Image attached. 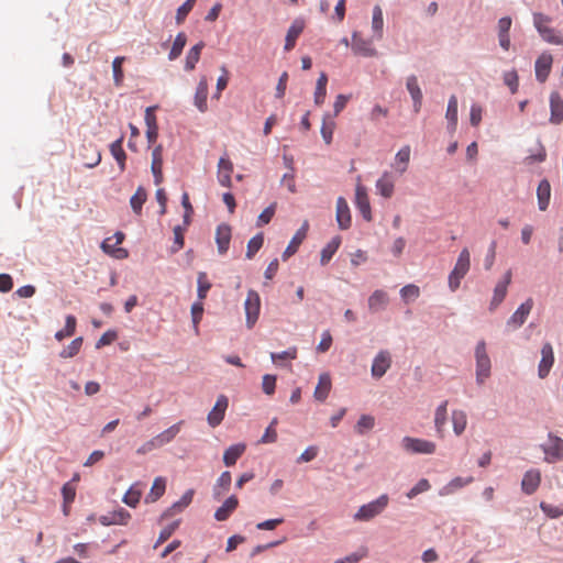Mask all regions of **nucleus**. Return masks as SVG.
<instances>
[{
    "mask_svg": "<svg viewBox=\"0 0 563 563\" xmlns=\"http://www.w3.org/2000/svg\"><path fill=\"white\" fill-rule=\"evenodd\" d=\"M388 501L389 498L386 494L380 495L375 500L362 505L354 515V519L357 521H368L375 518L385 510V508L388 505Z\"/></svg>",
    "mask_w": 563,
    "mask_h": 563,
    "instance_id": "1",
    "label": "nucleus"
},
{
    "mask_svg": "<svg viewBox=\"0 0 563 563\" xmlns=\"http://www.w3.org/2000/svg\"><path fill=\"white\" fill-rule=\"evenodd\" d=\"M470 269V252L463 249L457 257L454 268L449 275V287L455 291L461 284V279L467 274Z\"/></svg>",
    "mask_w": 563,
    "mask_h": 563,
    "instance_id": "2",
    "label": "nucleus"
},
{
    "mask_svg": "<svg viewBox=\"0 0 563 563\" xmlns=\"http://www.w3.org/2000/svg\"><path fill=\"white\" fill-rule=\"evenodd\" d=\"M550 21L551 19L543 13H533V24L543 41L554 45H562L563 38L555 34L554 29L545 25Z\"/></svg>",
    "mask_w": 563,
    "mask_h": 563,
    "instance_id": "3",
    "label": "nucleus"
},
{
    "mask_svg": "<svg viewBox=\"0 0 563 563\" xmlns=\"http://www.w3.org/2000/svg\"><path fill=\"white\" fill-rule=\"evenodd\" d=\"M549 463L563 460V439L550 432L547 442L540 445Z\"/></svg>",
    "mask_w": 563,
    "mask_h": 563,
    "instance_id": "4",
    "label": "nucleus"
},
{
    "mask_svg": "<svg viewBox=\"0 0 563 563\" xmlns=\"http://www.w3.org/2000/svg\"><path fill=\"white\" fill-rule=\"evenodd\" d=\"M404 450L413 454H432L435 452V443L411 437H405L401 440Z\"/></svg>",
    "mask_w": 563,
    "mask_h": 563,
    "instance_id": "5",
    "label": "nucleus"
},
{
    "mask_svg": "<svg viewBox=\"0 0 563 563\" xmlns=\"http://www.w3.org/2000/svg\"><path fill=\"white\" fill-rule=\"evenodd\" d=\"M244 309L246 316V327L252 329L258 319L261 309L260 295L255 290H249L244 302Z\"/></svg>",
    "mask_w": 563,
    "mask_h": 563,
    "instance_id": "6",
    "label": "nucleus"
},
{
    "mask_svg": "<svg viewBox=\"0 0 563 563\" xmlns=\"http://www.w3.org/2000/svg\"><path fill=\"white\" fill-rule=\"evenodd\" d=\"M534 302L532 298H528L525 302H522L507 320V329L517 330L521 328L525 324L528 316L530 314Z\"/></svg>",
    "mask_w": 563,
    "mask_h": 563,
    "instance_id": "7",
    "label": "nucleus"
},
{
    "mask_svg": "<svg viewBox=\"0 0 563 563\" xmlns=\"http://www.w3.org/2000/svg\"><path fill=\"white\" fill-rule=\"evenodd\" d=\"M195 490L192 488L187 489L179 500L175 501L170 507L165 509L161 515L158 522L173 517L176 514L184 511L192 501Z\"/></svg>",
    "mask_w": 563,
    "mask_h": 563,
    "instance_id": "8",
    "label": "nucleus"
},
{
    "mask_svg": "<svg viewBox=\"0 0 563 563\" xmlns=\"http://www.w3.org/2000/svg\"><path fill=\"white\" fill-rule=\"evenodd\" d=\"M229 406V399L224 395H220L216 401V405L211 409V411L207 416V421L210 427L216 428L218 427L225 415V411Z\"/></svg>",
    "mask_w": 563,
    "mask_h": 563,
    "instance_id": "9",
    "label": "nucleus"
},
{
    "mask_svg": "<svg viewBox=\"0 0 563 563\" xmlns=\"http://www.w3.org/2000/svg\"><path fill=\"white\" fill-rule=\"evenodd\" d=\"M554 364L553 347L550 342H545L541 347V360L538 367L540 378H545Z\"/></svg>",
    "mask_w": 563,
    "mask_h": 563,
    "instance_id": "10",
    "label": "nucleus"
},
{
    "mask_svg": "<svg viewBox=\"0 0 563 563\" xmlns=\"http://www.w3.org/2000/svg\"><path fill=\"white\" fill-rule=\"evenodd\" d=\"M309 230V222L307 220L303 221L301 227L297 230L289 244L285 249L282 254V260L287 261L290 256H292L297 251L299 245L307 236V232Z\"/></svg>",
    "mask_w": 563,
    "mask_h": 563,
    "instance_id": "11",
    "label": "nucleus"
},
{
    "mask_svg": "<svg viewBox=\"0 0 563 563\" xmlns=\"http://www.w3.org/2000/svg\"><path fill=\"white\" fill-rule=\"evenodd\" d=\"M391 365V358L388 351L383 350L377 353L372 364V376L374 378L383 377Z\"/></svg>",
    "mask_w": 563,
    "mask_h": 563,
    "instance_id": "12",
    "label": "nucleus"
},
{
    "mask_svg": "<svg viewBox=\"0 0 563 563\" xmlns=\"http://www.w3.org/2000/svg\"><path fill=\"white\" fill-rule=\"evenodd\" d=\"M232 229L228 223H220L216 229V244L220 255H224L230 246Z\"/></svg>",
    "mask_w": 563,
    "mask_h": 563,
    "instance_id": "13",
    "label": "nucleus"
},
{
    "mask_svg": "<svg viewBox=\"0 0 563 563\" xmlns=\"http://www.w3.org/2000/svg\"><path fill=\"white\" fill-rule=\"evenodd\" d=\"M406 88L412 99V108L416 113L421 110L423 95L416 75H410L406 80Z\"/></svg>",
    "mask_w": 563,
    "mask_h": 563,
    "instance_id": "14",
    "label": "nucleus"
},
{
    "mask_svg": "<svg viewBox=\"0 0 563 563\" xmlns=\"http://www.w3.org/2000/svg\"><path fill=\"white\" fill-rule=\"evenodd\" d=\"M475 361H476V371H479L481 374H490V358L486 351V342L481 340L477 342L475 346Z\"/></svg>",
    "mask_w": 563,
    "mask_h": 563,
    "instance_id": "15",
    "label": "nucleus"
},
{
    "mask_svg": "<svg viewBox=\"0 0 563 563\" xmlns=\"http://www.w3.org/2000/svg\"><path fill=\"white\" fill-rule=\"evenodd\" d=\"M511 283V271H507L504 275V278L499 280L495 288H494V295L493 299L490 301L489 309L494 310L496 307H498L505 299L507 295V288L509 284Z\"/></svg>",
    "mask_w": 563,
    "mask_h": 563,
    "instance_id": "16",
    "label": "nucleus"
},
{
    "mask_svg": "<svg viewBox=\"0 0 563 563\" xmlns=\"http://www.w3.org/2000/svg\"><path fill=\"white\" fill-rule=\"evenodd\" d=\"M352 49L355 54L364 57H374L377 55V51L372 46L371 41L360 37L357 32H353L352 34Z\"/></svg>",
    "mask_w": 563,
    "mask_h": 563,
    "instance_id": "17",
    "label": "nucleus"
},
{
    "mask_svg": "<svg viewBox=\"0 0 563 563\" xmlns=\"http://www.w3.org/2000/svg\"><path fill=\"white\" fill-rule=\"evenodd\" d=\"M355 205L358 211L361 212L362 217L366 221L372 220V210L371 205L368 200V196L366 192V188L358 185L355 189Z\"/></svg>",
    "mask_w": 563,
    "mask_h": 563,
    "instance_id": "18",
    "label": "nucleus"
},
{
    "mask_svg": "<svg viewBox=\"0 0 563 563\" xmlns=\"http://www.w3.org/2000/svg\"><path fill=\"white\" fill-rule=\"evenodd\" d=\"M541 483V473L539 470H528L521 481V489L527 495H532Z\"/></svg>",
    "mask_w": 563,
    "mask_h": 563,
    "instance_id": "19",
    "label": "nucleus"
},
{
    "mask_svg": "<svg viewBox=\"0 0 563 563\" xmlns=\"http://www.w3.org/2000/svg\"><path fill=\"white\" fill-rule=\"evenodd\" d=\"M335 219L341 230H347L351 227L352 218L350 207L343 197H339L336 200Z\"/></svg>",
    "mask_w": 563,
    "mask_h": 563,
    "instance_id": "20",
    "label": "nucleus"
},
{
    "mask_svg": "<svg viewBox=\"0 0 563 563\" xmlns=\"http://www.w3.org/2000/svg\"><path fill=\"white\" fill-rule=\"evenodd\" d=\"M550 122L553 124L563 122V99L558 91L550 95Z\"/></svg>",
    "mask_w": 563,
    "mask_h": 563,
    "instance_id": "21",
    "label": "nucleus"
},
{
    "mask_svg": "<svg viewBox=\"0 0 563 563\" xmlns=\"http://www.w3.org/2000/svg\"><path fill=\"white\" fill-rule=\"evenodd\" d=\"M305 29V21L301 19H296L287 30L284 49L286 52L291 51L295 45L298 36L302 33Z\"/></svg>",
    "mask_w": 563,
    "mask_h": 563,
    "instance_id": "22",
    "label": "nucleus"
},
{
    "mask_svg": "<svg viewBox=\"0 0 563 563\" xmlns=\"http://www.w3.org/2000/svg\"><path fill=\"white\" fill-rule=\"evenodd\" d=\"M80 156L82 157L84 165L88 168H93L101 162V152L92 144L84 145Z\"/></svg>",
    "mask_w": 563,
    "mask_h": 563,
    "instance_id": "23",
    "label": "nucleus"
},
{
    "mask_svg": "<svg viewBox=\"0 0 563 563\" xmlns=\"http://www.w3.org/2000/svg\"><path fill=\"white\" fill-rule=\"evenodd\" d=\"M239 499L235 495L228 497L222 506L214 511V519L217 521H225L230 518L232 512L238 508Z\"/></svg>",
    "mask_w": 563,
    "mask_h": 563,
    "instance_id": "24",
    "label": "nucleus"
},
{
    "mask_svg": "<svg viewBox=\"0 0 563 563\" xmlns=\"http://www.w3.org/2000/svg\"><path fill=\"white\" fill-rule=\"evenodd\" d=\"M233 164L230 159L221 157L218 163V181L222 187L230 188L232 186L231 174Z\"/></svg>",
    "mask_w": 563,
    "mask_h": 563,
    "instance_id": "25",
    "label": "nucleus"
},
{
    "mask_svg": "<svg viewBox=\"0 0 563 563\" xmlns=\"http://www.w3.org/2000/svg\"><path fill=\"white\" fill-rule=\"evenodd\" d=\"M131 518V515L124 508H120L108 515H103L99 518V521L102 526H111V525H126L128 520Z\"/></svg>",
    "mask_w": 563,
    "mask_h": 563,
    "instance_id": "26",
    "label": "nucleus"
},
{
    "mask_svg": "<svg viewBox=\"0 0 563 563\" xmlns=\"http://www.w3.org/2000/svg\"><path fill=\"white\" fill-rule=\"evenodd\" d=\"M207 97L208 82L207 78L202 77L197 85L194 98V103L201 113H205L208 110Z\"/></svg>",
    "mask_w": 563,
    "mask_h": 563,
    "instance_id": "27",
    "label": "nucleus"
},
{
    "mask_svg": "<svg viewBox=\"0 0 563 563\" xmlns=\"http://www.w3.org/2000/svg\"><path fill=\"white\" fill-rule=\"evenodd\" d=\"M163 146L157 145L154 147L152 152V165L151 170L154 177V184L159 185L163 181V173H162V165H163Z\"/></svg>",
    "mask_w": 563,
    "mask_h": 563,
    "instance_id": "28",
    "label": "nucleus"
},
{
    "mask_svg": "<svg viewBox=\"0 0 563 563\" xmlns=\"http://www.w3.org/2000/svg\"><path fill=\"white\" fill-rule=\"evenodd\" d=\"M332 383H331V376L329 373H322L319 376V380L317 384V387L313 393V397L318 401H324L331 390Z\"/></svg>",
    "mask_w": 563,
    "mask_h": 563,
    "instance_id": "29",
    "label": "nucleus"
},
{
    "mask_svg": "<svg viewBox=\"0 0 563 563\" xmlns=\"http://www.w3.org/2000/svg\"><path fill=\"white\" fill-rule=\"evenodd\" d=\"M552 65L551 55H541L534 64L536 78L540 82H544L549 77Z\"/></svg>",
    "mask_w": 563,
    "mask_h": 563,
    "instance_id": "30",
    "label": "nucleus"
},
{
    "mask_svg": "<svg viewBox=\"0 0 563 563\" xmlns=\"http://www.w3.org/2000/svg\"><path fill=\"white\" fill-rule=\"evenodd\" d=\"M180 424H181V422H177V423L173 424L172 427H169L168 429L164 430L163 432L157 434L155 438L150 440V444H154V446L161 448V446L169 443L179 433Z\"/></svg>",
    "mask_w": 563,
    "mask_h": 563,
    "instance_id": "31",
    "label": "nucleus"
},
{
    "mask_svg": "<svg viewBox=\"0 0 563 563\" xmlns=\"http://www.w3.org/2000/svg\"><path fill=\"white\" fill-rule=\"evenodd\" d=\"M538 207L540 211H545L551 199V185L548 179H542L537 188Z\"/></svg>",
    "mask_w": 563,
    "mask_h": 563,
    "instance_id": "32",
    "label": "nucleus"
},
{
    "mask_svg": "<svg viewBox=\"0 0 563 563\" xmlns=\"http://www.w3.org/2000/svg\"><path fill=\"white\" fill-rule=\"evenodd\" d=\"M388 295L382 289L375 290L368 298V309L372 312L384 310L388 305Z\"/></svg>",
    "mask_w": 563,
    "mask_h": 563,
    "instance_id": "33",
    "label": "nucleus"
},
{
    "mask_svg": "<svg viewBox=\"0 0 563 563\" xmlns=\"http://www.w3.org/2000/svg\"><path fill=\"white\" fill-rule=\"evenodd\" d=\"M246 445L244 443H236L230 445L223 453V463L230 467L235 465L236 461L245 452Z\"/></svg>",
    "mask_w": 563,
    "mask_h": 563,
    "instance_id": "34",
    "label": "nucleus"
},
{
    "mask_svg": "<svg viewBox=\"0 0 563 563\" xmlns=\"http://www.w3.org/2000/svg\"><path fill=\"white\" fill-rule=\"evenodd\" d=\"M445 118L448 120V130L454 132L457 125V98L455 95L449 98Z\"/></svg>",
    "mask_w": 563,
    "mask_h": 563,
    "instance_id": "35",
    "label": "nucleus"
},
{
    "mask_svg": "<svg viewBox=\"0 0 563 563\" xmlns=\"http://www.w3.org/2000/svg\"><path fill=\"white\" fill-rule=\"evenodd\" d=\"M165 489H166V479L162 476L156 477L153 482L150 493L145 497V503L146 504L155 503L164 495Z\"/></svg>",
    "mask_w": 563,
    "mask_h": 563,
    "instance_id": "36",
    "label": "nucleus"
},
{
    "mask_svg": "<svg viewBox=\"0 0 563 563\" xmlns=\"http://www.w3.org/2000/svg\"><path fill=\"white\" fill-rule=\"evenodd\" d=\"M342 239L340 235H335L331 241L321 250L320 263L321 265L328 264L333 255L336 253L341 245Z\"/></svg>",
    "mask_w": 563,
    "mask_h": 563,
    "instance_id": "37",
    "label": "nucleus"
},
{
    "mask_svg": "<svg viewBox=\"0 0 563 563\" xmlns=\"http://www.w3.org/2000/svg\"><path fill=\"white\" fill-rule=\"evenodd\" d=\"M394 180L388 172H385L376 181V189L384 198H390L394 194Z\"/></svg>",
    "mask_w": 563,
    "mask_h": 563,
    "instance_id": "38",
    "label": "nucleus"
},
{
    "mask_svg": "<svg viewBox=\"0 0 563 563\" xmlns=\"http://www.w3.org/2000/svg\"><path fill=\"white\" fill-rule=\"evenodd\" d=\"M203 47L205 42L200 41L187 52L185 60V70L190 71L195 69L196 64L199 62L200 54Z\"/></svg>",
    "mask_w": 563,
    "mask_h": 563,
    "instance_id": "39",
    "label": "nucleus"
},
{
    "mask_svg": "<svg viewBox=\"0 0 563 563\" xmlns=\"http://www.w3.org/2000/svg\"><path fill=\"white\" fill-rule=\"evenodd\" d=\"M123 136L119 137L110 144V152L113 158L117 161L121 172L125 169L126 154L122 147Z\"/></svg>",
    "mask_w": 563,
    "mask_h": 563,
    "instance_id": "40",
    "label": "nucleus"
},
{
    "mask_svg": "<svg viewBox=\"0 0 563 563\" xmlns=\"http://www.w3.org/2000/svg\"><path fill=\"white\" fill-rule=\"evenodd\" d=\"M147 199L146 190L143 186H139L134 195L130 198V206L135 214L142 213L143 205Z\"/></svg>",
    "mask_w": 563,
    "mask_h": 563,
    "instance_id": "41",
    "label": "nucleus"
},
{
    "mask_svg": "<svg viewBox=\"0 0 563 563\" xmlns=\"http://www.w3.org/2000/svg\"><path fill=\"white\" fill-rule=\"evenodd\" d=\"M328 76L325 73H321L317 79L316 90L313 100L317 106H321L324 102L327 95Z\"/></svg>",
    "mask_w": 563,
    "mask_h": 563,
    "instance_id": "42",
    "label": "nucleus"
},
{
    "mask_svg": "<svg viewBox=\"0 0 563 563\" xmlns=\"http://www.w3.org/2000/svg\"><path fill=\"white\" fill-rule=\"evenodd\" d=\"M186 43H187L186 34L184 32H179L174 40L173 46L168 54V59L175 60L176 58H178L181 55Z\"/></svg>",
    "mask_w": 563,
    "mask_h": 563,
    "instance_id": "43",
    "label": "nucleus"
},
{
    "mask_svg": "<svg viewBox=\"0 0 563 563\" xmlns=\"http://www.w3.org/2000/svg\"><path fill=\"white\" fill-rule=\"evenodd\" d=\"M384 18L383 10L379 5H375L372 16V29L378 40L383 37Z\"/></svg>",
    "mask_w": 563,
    "mask_h": 563,
    "instance_id": "44",
    "label": "nucleus"
},
{
    "mask_svg": "<svg viewBox=\"0 0 563 563\" xmlns=\"http://www.w3.org/2000/svg\"><path fill=\"white\" fill-rule=\"evenodd\" d=\"M212 285L208 280L207 273L200 272L197 277V296L199 300H203L207 298L208 291L211 289Z\"/></svg>",
    "mask_w": 563,
    "mask_h": 563,
    "instance_id": "45",
    "label": "nucleus"
},
{
    "mask_svg": "<svg viewBox=\"0 0 563 563\" xmlns=\"http://www.w3.org/2000/svg\"><path fill=\"white\" fill-rule=\"evenodd\" d=\"M453 431L456 435L463 433L466 428L467 418L466 413L462 410H453L452 412Z\"/></svg>",
    "mask_w": 563,
    "mask_h": 563,
    "instance_id": "46",
    "label": "nucleus"
},
{
    "mask_svg": "<svg viewBox=\"0 0 563 563\" xmlns=\"http://www.w3.org/2000/svg\"><path fill=\"white\" fill-rule=\"evenodd\" d=\"M264 243V234L262 232L255 234L247 243L246 258L252 260L254 255L261 250Z\"/></svg>",
    "mask_w": 563,
    "mask_h": 563,
    "instance_id": "47",
    "label": "nucleus"
},
{
    "mask_svg": "<svg viewBox=\"0 0 563 563\" xmlns=\"http://www.w3.org/2000/svg\"><path fill=\"white\" fill-rule=\"evenodd\" d=\"M375 426V418L371 415H362L356 424L355 432L360 435L365 434L367 431L372 430Z\"/></svg>",
    "mask_w": 563,
    "mask_h": 563,
    "instance_id": "48",
    "label": "nucleus"
},
{
    "mask_svg": "<svg viewBox=\"0 0 563 563\" xmlns=\"http://www.w3.org/2000/svg\"><path fill=\"white\" fill-rule=\"evenodd\" d=\"M82 338L81 336H78L76 339H74L66 347H64L60 352H59V357L62 358H70V357H74L76 356L80 349H81V345H82Z\"/></svg>",
    "mask_w": 563,
    "mask_h": 563,
    "instance_id": "49",
    "label": "nucleus"
},
{
    "mask_svg": "<svg viewBox=\"0 0 563 563\" xmlns=\"http://www.w3.org/2000/svg\"><path fill=\"white\" fill-rule=\"evenodd\" d=\"M180 525V519H177L169 525H167L165 528H163L158 534V538L154 544V549H156L159 544L167 541L172 534L178 529Z\"/></svg>",
    "mask_w": 563,
    "mask_h": 563,
    "instance_id": "50",
    "label": "nucleus"
},
{
    "mask_svg": "<svg viewBox=\"0 0 563 563\" xmlns=\"http://www.w3.org/2000/svg\"><path fill=\"white\" fill-rule=\"evenodd\" d=\"M446 407L448 400L442 401L435 409L434 424L438 432H441L446 422Z\"/></svg>",
    "mask_w": 563,
    "mask_h": 563,
    "instance_id": "51",
    "label": "nucleus"
},
{
    "mask_svg": "<svg viewBox=\"0 0 563 563\" xmlns=\"http://www.w3.org/2000/svg\"><path fill=\"white\" fill-rule=\"evenodd\" d=\"M185 230L186 229L183 228L179 224L174 228V230H173V232H174V243L170 246V253L172 254H176L177 252H179L184 247V244H185L184 232H185Z\"/></svg>",
    "mask_w": 563,
    "mask_h": 563,
    "instance_id": "52",
    "label": "nucleus"
},
{
    "mask_svg": "<svg viewBox=\"0 0 563 563\" xmlns=\"http://www.w3.org/2000/svg\"><path fill=\"white\" fill-rule=\"evenodd\" d=\"M197 0H186L176 11L175 21L177 25H180L186 20L189 12L192 10Z\"/></svg>",
    "mask_w": 563,
    "mask_h": 563,
    "instance_id": "53",
    "label": "nucleus"
},
{
    "mask_svg": "<svg viewBox=\"0 0 563 563\" xmlns=\"http://www.w3.org/2000/svg\"><path fill=\"white\" fill-rule=\"evenodd\" d=\"M430 488H431V485H430L429 481L426 478H421L418 481V483L412 488H410L407 492L406 496L409 499H413L419 494L428 492Z\"/></svg>",
    "mask_w": 563,
    "mask_h": 563,
    "instance_id": "54",
    "label": "nucleus"
},
{
    "mask_svg": "<svg viewBox=\"0 0 563 563\" xmlns=\"http://www.w3.org/2000/svg\"><path fill=\"white\" fill-rule=\"evenodd\" d=\"M329 119V114H325L323 118L322 126H321V135L325 144H330L332 142V135L335 128V123L333 121H327Z\"/></svg>",
    "mask_w": 563,
    "mask_h": 563,
    "instance_id": "55",
    "label": "nucleus"
},
{
    "mask_svg": "<svg viewBox=\"0 0 563 563\" xmlns=\"http://www.w3.org/2000/svg\"><path fill=\"white\" fill-rule=\"evenodd\" d=\"M395 159L397 163L402 164L401 167L398 168L399 173L402 174L407 169V165L410 159V146H402L396 154Z\"/></svg>",
    "mask_w": 563,
    "mask_h": 563,
    "instance_id": "56",
    "label": "nucleus"
},
{
    "mask_svg": "<svg viewBox=\"0 0 563 563\" xmlns=\"http://www.w3.org/2000/svg\"><path fill=\"white\" fill-rule=\"evenodd\" d=\"M277 423L278 419L274 418L262 435L260 443H274L277 440V432L275 430Z\"/></svg>",
    "mask_w": 563,
    "mask_h": 563,
    "instance_id": "57",
    "label": "nucleus"
},
{
    "mask_svg": "<svg viewBox=\"0 0 563 563\" xmlns=\"http://www.w3.org/2000/svg\"><path fill=\"white\" fill-rule=\"evenodd\" d=\"M504 84L509 88L511 93H516L518 91L519 77L515 69L504 74Z\"/></svg>",
    "mask_w": 563,
    "mask_h": 563,
    "instance_id": "58",
    "label": "nucleus"
},
{
    "mask_svg": "<svg viewBox=\"0 0 563 563\" xmlns=\"http://www.w3.org/2000/svg\"><path fill=\"white\" fill-rule=\"evenodd\" d=\"M124 60V57H115L112 62V74H113V81L115 86H120L123 81V70H122V63Z\"/></svg>",
    "mask_w": 563,
    "mask_h": 563,
    "instance_id": "59",
    "label": "nucleus"
},
{
    "mask_svg": "<svg viewBox=\"0 0 563 563\" xmlns=\"http://www.w3.org/2000/svg\"><path fill=\"white\" fill-rule=\"evenodd\" d=\"M297 357V347L292 346L282 352H272L271 360L273 363H277L283 360H295Z\"/></svg>",
    "mask_w": 563,
    "mask_h": 563,
    "instance_id": "60",
    "label": "nucleus"
},
{
    "mask_svg": "<svg viewBox=\"0 0 563 563\" xmlns=\"http://www.w3.org/2000/svg\"><path fill=\"white\" fill-rule=\"evenodd\" d=\"M275 211H276V202L269 205L260 213L257 221H256V225L262 227V225L268 224L271 222V220L273 219Z\"/></svg>",
    "mask_w": 563,
    "mask_h": 563,
    "instance_id": "61",
    "label": "nucleus"
},
{
    "mask_svg": "<svg viewBox=\"0 0 563 563\" xmlns=\"http://www.w3.org/2000/svg\"><path fill=\"white\" fill-rule=\"evenodd\" d=\"M191 321L194 324V329L196 332H198V324L201 321L202 314H203V305L200 301L194 302L191 305Z\"/></svg>",
    "mask_w": 563,
    "mask_h": 563,
    "instance_id": "62",
    "label": "nucleus"
},
{
    "mask_svg": "<svg viewBox=\"0 0 563 563\" xmlns=\"http://www.w3.org/2000/svg\"><path fill=\"white\" fill-rule=\"evenodd\" d=\"M419 294V287L413 284L406 285L400 289V296L405 301L418 298Z\"/></svg>",
    "mask_w": 563,
    "mask_h": 563,
    "instance_id": "63",
    "label": "nucleus"
},
{
    "mask_svg": "<svg viewBox=\"0 0 563 563\" xmlns=\"http://www.w3.org/2000/svg\"><path fill=\"white\" fill-rule=\"evenodd\" d=\"M276 375L265 374L263 376L262 388L266 395H273L276 388Z\"/></svg>",
    "mask_w": 563,
    "mask_h": 563,
    "instance_id": "64",
    "label": "nucleus"
}]
</instances>
